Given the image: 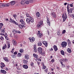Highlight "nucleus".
Returning <instances> with one entry per match:
<instances>
[{"mask_svg": "<svg viewBox=\"0 0 74 74\" xmlns=\"http://www.w3.org/2000/svg\"><path fill=\"white\" fill-rule=\"evenodd\" d=\"M43 22L42 21H40L39 22L37 25V27L38 28H40L41 26V25L42 24Z\"/></svg>", "mask_w": 74, "mask_h": 74, "instance_id": "f257e3e1", "label": "nucleus"}, {"mask_svg": "<svg viewBox=\"0 0 74 74\" xmlns=\"http://www.w3.org/2000/svg\"><path fill=\"white\" fill-rule=\"evenodd\" d=\"M67 43L66 42H63L61 44L62 48H65L67 46Z\"/></svg>", "mask_w": 74, "mask_h": 74, "instance_id": "f03ea898", "label": "nucleus"}, {"mask_svg": "<svg viewBox=\"0 0 74 74\" xmlns=\"http://www.w3.org/2000/svg\"><path fill=\"white\" fill-rule=\"evenodd\" d=\"M29 39L30 41L31 42H33L35 41V38H34V37H33L32 38L30 37L29 38Z\"/></svg>", "mask_w": 74, "mask_h": 74, "instance_id": "7ed1b4c3", "label": "nucleus"}, {"mask_svg": "<svg viewBox=\"0 0 74 74\" xmlns=\"http://www.w3.org/2000/svg\"><path fill=\"white\" fill-rule=\"evenodd\" d=\"M37 51L38 53H40L42 52V49L41 47H39L38 48Z\"/></svg>", "mask_w": 74, "mask_h": 74, "instance_id": "20e7f679", "label": "nucleus"}, {"mask_svg": "<svg viewBox=\"0 0 74 74\" xmlns=\"http://www.w3.org/2000/svg\"><path fill=\"white\" fill-rule=\"evenodd\" d=\"M51 16H52L53 18H56V14L55 13V12H51Z\"/></svg>", "mask_w": 74, "mask_h": 74, "instance_id": "39448f33", "label": "nucleus"}, {"mask_svg": "<svg viewBox=\"0 0 74 74\" xmlns=\"http://www.w3.org/2000/svg\"><path fill=\"white\" fill-rule=\"evenodd\" d=\"M43 44L45 45V47H47L48 46V42L46 41H43L42 42Z\"/></svg>", "mask_w": 74, "mask_h": 74, "instance_id": "423d86ee", "label": "nucleus"}, {"mask_svg": "<svg viewBox=\"0 0 74 74\" xmlns=\"http://www.w3.org/2000/svg\"><path fill=\"white\" fill-rule=\"evenodd\" d=\"M53 48L55 52H56V51H57L58 50V47H57V46L55 45H54L53 46Z\"/></svg>", "mask_w": 74, "mask_h": 74, "instance_id": "0eeeda50", "label": "nucleus"}, {"mask_svg": "<svg viewBox=\"0 0 74 74\" xmlns=\"http://www.w3.org/2000/svg\"><path fill=\"white\" fill-rule=\"evenodd\" d=\"M68 7H69V4H68L67 6V11L68 13V14L69 15V14H70L69 13H70L71 14V13L73 12L72 11H71L69 10V8H68Z\"/></svg>", "mask_w": 74, "mask_h": 74, "instance_id": "6e6552de", "label": "nucleus"}, {"mask_svg": "<svg viewBox=\"0 0 74 74\" xmlns=\"http://www.w3.org/2000/svg\"><path fill=\"white\" fill-rule=\"evenodd\" d=\"M37 35H38L39 37H41V36H42V34L40 33V31H39L38 32V34H37Z\"/></svg>", "mask_w": 74, "mask_h": 74, "instance_id": "1a4fd4ad", "label": "nucleus"}, {"mask_svg": "<svg viewBox=\"0 0 74 74\" xmlns=\"http://www.w3.org/2000/svg\"><path fill=\"white\" fill-rule=\"evenodd\" d=\"M20 22H21V24H22V25H25V21H23V20L22 19H21L20 21Z\"/></svg>", "mask_w": 74, "mask_h": 74, "instance_id": "9d476101", "label": "nucleus"}, {"mask_svg": "<svg viewBox=\"0 0 74 74\" xmlns=\"http://www.w3.org/2000/svg\"><path fill=\"white\" fill-rule=\"evenodd\" d=\"M26 20L27 23L28 24H30V19L29 18H27Z\"/></svg>", "mask_w": 74, "mask_h": 74, "instance_id": "9b49d317", "label": "nucleus"}, {"mask_svg": "<svg viewBox=\"0 0 74 74\" xmlns=\"http://www.w3.org/2000/svg\"><path fill=\"white\" fill-rule=\"evenodd\" d=\"M12 42L14 45H16L17 43L16 42V41L15 40L13 39L12 40Z\"/></svg>", "mask_w": 74, "mask_h": 74, "instance_id": "f8f14e48", "label": "nucleus"}, {"mask_svg": "<svg viewBox=\"0 0 74 74\" xmlns=\"http://www.w3.org/2000/svg\"><path fill=\"white\" fill-rule=\"evenodd\" d=\"M62 18H63V22H64L65 21H66V19H67L66 18L64 17V14H63L62 15Z\"/></svg>", "mask_w": 74, "mask_h": 74, "instance_id": "ddd939ff", "label": "nucleus"}, {"mask_svg": "<svg viewBox=\"0 0 74 74\" xmlns=\"http://www.w3.org/2000/svg\"><path fill=\"white\" fill-rule=\"evenodd\" d=\"M1 73H3V74H6V73H7L6 71L4 70H1Z\"/></svg>", "mask_w": 74, "mask_h": 74, "instance_id": "4468645a", "label": "nucleus"}, {"mask_svg": "<svg viewBox=\"0 0 74 74\" xmlns=\"http://www.w3.org/2000/svg\"><path fill=\"white\" fill-rule=\"evenodd\" d=\"M13 33L14 34V36H15V34H17V31L16 29H14L13 31Z\"/></svg>", "mask_w": 74, "mask_h": 74, "instance_id": "2eb2a0df", "label": "nucleus"}, {"mask_svg": "<svg viewBox=\"0 0 74 74\" xmlns=\"http://www.w3.org/2000/svg\"><path fill=\"white\" fill-rule=\"evenodd\" d=\"M47 22L48 23V24L49 26H50L51 25V23L50 22V21H49V19L48 18H47Z\"/></svg>", "mask_w": 74, "mask_h": 74, "instance_id": "dca6fc26", "label": "nucleus"}, {"mask_svg": "<svg viewBox=\"0 0 74 74\" xmlns=\"http://www.w3.org/2000/svg\"><path fill=\"white\" fill-rule=\"evenodd\" d=\"M23 68H24V69H28V66L26 65H23Z\"/></svg>", "mask_w": 74, "mask_h": 74, "instance_id": "f3484780", "label": "nucleus"}, {"mask_svg": "<svg viewBox=\"0 0 74 74\" xmlns=\"http://www.w3.org/2000/svg\"><path fill=\"white\" fill-rule=\"evenodd\" d=\"M36 16L37 18H39L40 16V14L39 12H38L37 13H36Z\"/></svg>", "mask_w": 74, "mask_h": 74, "instance_id": "a211bd4d", "label": "nucleus"}, {"mask_svg": "<svg viewBox=\"0 0 74 74\" xmlns=\"http://www.w3.org/2000/svg\"><path fill=\"white\" fill-rule=\"evenodd\" d=\"M10 4L12 5H14V4H15V1H12L10 3Z\"/></svg>", "mask_w": 74, "mask_h": 74, "instance_id": "6ab92c4d", "label": "nucleus"}, {"mask_svg": "<svg viewBox=\"0 0 74 74\" xmlns=\"http://www.w3.org/2000/svg\"><path fill=\"white\" fill-rule=\"evenodd\" d=\"M38 46H41L42 45V42L41 41H39L38 43Z\"/></svg>", "mask_w": 74, "mask_h": 74, "instance_id": "aec40b11", "label": "nucleus"}, {"mask_svg": "<svg viewBox=\"0 0 74 74\" xmlns=\"http://www.w3.org/2000/svg\"><path fill=\"white\" fill-rule=\"evenodd\" d=\"M33 56L35 58H36V60L38 59V55H37V54H36L35 53H34L33 54Z\"/></svg>", "mask_w": 74, "mask_h": 74, "instance_id": "412c9836", "label": "nucleus"}, {"mask_svg": "<svg viewBox=\"0 0 74 74\" xmlns=\"http://www.w3.org/2000/svg\"><path fill=\"white\" fill-rule=\"evenodd\" d=\"M29 19L30 20V21L31 22H32V23L34 22V19H33V18L32 17H30Z\"/></svg>", "mask_w": 74, "mask_h": 74, "instance_id": "4be33fe9", "label": "nucleus"}, {"mask_svg": "<svg viewBox=\"0 0 74 74\" xmlns=\"http://www.w3.org/2000/svg\"><path fill=\"white\" fill-rule=\"evenodd\" d=\"M29 55H25V58L26 60H28L29 59Z\"/></svg>", "mask_w": 74, "mask_h": 74, "instance_id": "5701e85b", "label": "nucleus"}, {"mask_svg": "<svg viewBox=\"0 0 74 74\" xmlns=\"http://www.w3.org/2000/svg\"><path fill=\"white\" fill-rule=\"evenodd\" d=\"M7 47V46L6 45V44H5V45L3 46L2 47L3 50H4V49H5Z\"/></svg>", "mask_w": 74, "mask_h": 74, "instance_id": "b1692460", "label": "nucleus"}, {"mask_svg": "<svg viewBox=\"0 0 74 74\" xmlns=\"http://www.w3.org/2000/svg\"><path fill=\"white\" fill-rule=\"evenodd\" d=\"M3 24L2 23H0V31L3 27Z\"/></svg>", "mask_w": 74, "mask_h": 74, "instance_id": "393cba45", "label": "nucleus"}, {"mask_svg": "<svg viewBox=\"0 0 74 74\" xmlns=\"http://www.w3.org/2000/svg\"><path fill=\"white\" fill-rule=\"evenodd\" d=\"M67 51L69 53H71V50L70 48H68L67 49Z\"/></svg>", "mask_w": 74, "mask_h": 74, "instance_id": "a878e982", "label": "nucleus"}, {"mask_svg": "<svg viewBox=\"0 0 74 74\" xmlns=\"http://www.w3.org/2000/svg\"><path fill=\"white\" fill-rule=\"evenodd\" d=\"M3 59L5 60V61H6V62H8V58L7 57L3 58Z\"/></svg>", "mask_w": 74, "mask_h": 74, "instance_id": "bb28decb", "label": "nucleus"}, {"mask_svg": "<svg viewBox=\"0 0 74 74\" xmlns=\"http://www.w3.org/2000/svg\"><path fill=\"white\" fill-rule=\"evenodd\" d=\"M30 0H28V1H25V3L26 4H29V2L30 3Z\"/></svg>", "mask_w": 74, "mask_h": 74, "instance_id": "cd10ccee", "label": "nucleus"}, {"mask_svg": "<svg viewBox=\"0 0 74 74\" xmlns=\"http://www.w3.org/2000/svg\"><path fill=\"white\" fill-rule=\"evenodd\" d=\"M18 27L20 28V29H23V25H18Z\"/></svg>", "mask_w": 74, "mask_h": 74, "instance_id": "c85d7f7f", "label": "nucleus"}, {"mask_svg": "<svg viewBox=\"0 0 74 74\" xmlns=\"http://www.w3.org/2000/svg\"><path fill=\"white\" fill-rule=\"evenodd\" d=\"M11 4V2H10L6 4V7H9L10 4Z\"/></svg>", "mask_w": 74, "mask_h": 74, "instance_id": "c756f323", "label": "nucleus"}, {"mask_svg": "<svg viewBox=\"0 0 74 74\" xmlns=\"http://www.w3.org/2000/svg\"><path fill=\"white\" fill-rule=\"evenodd\" d=\"M22 54L21 53H18L17 54V56L18 57H21Z\"/></svg>", "mask_w": 74, "mask_h": 74, "instance_id": "7c9ffc66", "label": "nucleus"}, {"mask_svg": "<svg viewBox=\"0 0 74 74\" xmlns=\"http://www.w3.org/2000/svg\"><path fill=\"white\" fill-rule=\"evenodd\" d=\"M61 53L62 55H64V52L63 50H62L61 51Z\"/></svg>", "mask_w": 74, "mask_h": 74, "instance_id": "2f4dec72", "label": "nucleus"}, {"mask_svg": "<svg viewBox=\"0 0 74 74\" xmlns=\"http://www.w3.org/2000/svg\"><path fill=\"white\" fill-rule=\"evenodd\" d=\"M70 16L73 19H74V14H70Z\"/></svg>", "mask_w": 74, "mask_h": 74, "instance_id": "473e14b6", "label": "nucleus"}, {"mask_svg": "<svg viewBox=\"0 0 74 74\" xmlns=\"http://www.w3.org/2000/svg\"><path fill=\"white\" fill-rule=\"evenodd\" d=\"M21 3L22 5H24V4H25V2L23 1H21Z\"/></svg>", "mask_w": 74, "mask_h": 74, "instance_id": "72a5a7b5", "label": "nucleus"}, {"mask_svg": "<svg viewBox=\"0 0 74 74\" xmlns=\"http://www.w3.org/2000/svg\"><path fill=\"white\" fill-rule=\"evenodd\" d=\"M1 64L2 65V66L3 67H4L5 66V64H4V63H3V62H1Z\"/></svg>", "mask_w": 74, "mask_h": 74, "instance_id": "f704fd0d", "label": "nucleus"}, {"mask_svg": "<svg viewBox=\"0 0 74 74\" xmlns=\"http://www.w3.org/2000/svg\"><path fill=\"white\" fill-rule=\"evenodd\" d=\"M4 40V38L3 37L1 36V38H0V40H1V41H3Z\"/></svg>", "mask_w": 74, "mask_h": 74, "instance_id": "c9c22d12", "label": "nucleus"}, {"mask_svg": "<svg viewBox=\"0 0 74 74\" xmlns=\"http://www.w3.org/2000/svg\"><path fill=\"white\" fill-rule=\"evenodd\" d=\"M26 15L27 17L29 18H30V17H31L30 15L27 13H26Z\"/></svg>", "mask_w": 74, "mask_h": 74, "instance_id": "e433bc0d", "label": "nucleus"}, {"mask_svg": "<svg viewBox=\"0 0 74 74\" xmlns=\"http://www.w3.org/2000/svg\"><path fill=\"white\" fill-rule=\"evenodd\" d=\"M20 52L21 53H23V49H21L20 50Z\"/></svg>", "mask_w": 74, "mask_h": 74, "instance_id": "4c0bfd02", "label": "nucleus"}, {"mask_svg": "<svg viewBox=\"0 0 74 74\" xmlns=\"http://www.w3.org/2000/svg\"><path fill=\"white\" fill-rule=\"evenodd\" d=\"M45 52L44 51H42L41 53H40V54L42 55H44V54H45Z\"/></svg>", "mask_w": 74, "mask_h": 74, "instance_id": "58836bf2", "label": "nucleus"}, {"mask_svg": "<svg viewBox=\"0 0 74 74\" xmlns=\"http://www.w3.org/2000/svg\"><path fill=\"white\" fill-rule=\"evenodd\" d=\"M27 61L24 60H23V63H27Z\"/></svg>", "mask_w": 74, "mask_h": 74, "instance_id": "ea45409f", "label": "nucleus"}, {"mask_svg": "<svg viewBox=\"0 0 74 74\" xmlns=\"http://www.w3.org/2000/svg\"><path fill=\"white\" fill-rule=\"evenodd\" d=\"M2 6L3 7H6V4L4 3L2 4Z\"/></svg>", "mask_w": 74, "mask_h": 74, "instance_id": "a19ab883", "label": "nucleus"}, {"mask_svg": "<svg viewBox=\"0 0 74 74\" xmlns=\"http://www.w3.org/2000/svg\"><path fill=\"white\" fill-rule=\"evenodd\" d=\"M42 67H43V68H42V69H43L44 70V69H45L46 68V67H45V65H44V64H43L42 65Z\"/></svg>", "mask_w": 74, "mask_h": 74, "instance_id": "79ce46f5", "label": "nucleus"}, {"mask_svg": "<svg viewBox=\"0 0 74 74\" xmlns=\"http://www.w3.org/2000/svg\"><path fill=\"white\" fill-rule=\"evenodd\" d=\"M64 17L65 18H67V16L66 13H65V16H64Z\"/></svg>", "mask_w": 74, "mask_h": 74, "instance_id": "37998d69", "label": "nucleus"}, {"mask_svg": "<svg viewBox=\"0 0 74 74\" xmlns=\"http://www.w3.org/2000/svg\"><path fill=\"white\" fill-rule=\"evenodd\" d=\"M34 49H37V47L36 45H34Z\"/></svg>", "mask_w": 74, "mask_h": 74, "instance_id": "c03bdc74", "label": "nucleus"}, {"mask_svg": "<svg viewBox=\"0 0 74 74\" xmlns=\"http://www.w3.org/2000/svg\"><path fill=\"white\" fill-rule=\"evenodd\" d=\"M64 33H66V30H64L62 32V34H64Z\"/></svg>", "mask_w": 74, "mask_h": 74, "instance_id": "a18cd8bd", "label": "nucleus"}, {"mask_svg": "<svg viewBox=\"0 0 74 74\" xmlns=\"http://www.w3.org/2000/svg\"><path fill=\"white\" fill-rule=\"evenodd\" d=\"M1 32H2V33H5V30L1 29Z\"/></svg>", "mask_w": 74, "mask_h": 74, "instance_id": "49530a36", "label": "nucleus"}, {"mask_svg": "<svg viewBox=\"0 0 74 74\" xmlns=\"http://www.w3.org/2000/svg\"><path fill=\"white\" fill-rule=\"evenodd\" d=\"M73 3H72L71 4H70L69 5L70 7H73Z\"/></svg>", "mask_w": 74, "mask_h": 74, "instance_id": "de8ad7c7", "label": "nucleus"}, {"mask_svg": "<svg viewBox=\"0 0 74 74\" xmlns=\"http://www.w3.org/2000/svg\"><path fill=\"white\" fill-rule=\"evenodd\" d=\"M10 44H8V48H10Z\"/></svg>", "mask_w": 74, "mask_h": 74, "instance_id": "09e8293b", "label": "nucleus"}, {"mask_svg": "<svg viewBox=\"0 0 74 74\" xmlns=\"http://www.w3.org/2000/svg\"><path fill=\"white\" fill-rule=\"evenodd\" d=\"M67 41L68 44H69V43H71V42H70V40H69V39H68L67 40Z\"/></svg>", "mask_w": 74, "mask_h": 74, "instance_id": "8fccbe9b", "label": "nucleus"}, {"mask_svg": "<svg viewBox=\"0 0 74 74\" xmlns=\"http://www.w3.org/2000/svg\"><path fill=\"white\" fill-rule=\"evenodd\" d=\"M63 60H64V61L65 62H67V61H68V60L67 59H63Z\"/></svg>", "mask_w": 74, "mask_h": 74, "instance_id": "3c124183", "label": "nucleus"}, {"mask_svg": "<svg viewBox=\"0 0 74 74\" xmlns=\"http://www.w3.org/2000/svg\"><path fill=\"white\" fill-rule=\"evenodd\" d=\"M5 38L6 40H9V38L7 37H6V36L5 37Z\"/></svg>", "mask_w": 74, "mask_h": 74, "instance_id": "603ef678", "label": "nucleus"}, {"mask_svg": "<svg viewBox=\"0 0 74 74\" xmlns=\"http://www.w3.org/2000/svg\"><path fill=\"white\" fill-rule=\"evenodd\" d=\"M31 66H33V65H34V63H33V62H32L31 63Z\"/></svg>", "mask_w": 74, "mask_h": 74, "instance_id": "864d4df0", "label": "nucleus"}, {"mask_svg": "<svg viewBox=\"0 0 74 74\" xmlns=\"http://www.w3.org/2000/svg\"><path fill=\"white\" fill-rule=\"evenodd\" d=\"M51 62L53 63L55 62V60L53 59H52L51 60Z\"/></svg>", "mask_w": 74, "mask_h": 74, "instance_id": "5fc2aeb1", "label": "nucleus"}, {"mask_svg": "<svg viewBox=\"0 0 74 74\" xmlns=\"http://www.w3.org/2000/svg\"><path fill=\"white\" fill-rule=\"evenodd\" d=\"M13 16L14 18H16V15L14 14L13 15Z\"/></svg>", "mask_w": 74, "mask_h": 74, "instance_id": "6e6d98bb", "label": "nucleus"}, {"mask_svg": "<svg viewBox=\"0 0 74 74\" xmlns=\"http://www.w3.org/2000/svg\"><path fill=\"white\" fill-rule=\"evenodd\" d=\"M21 33V32L19 31H17V33Z\"/></svg>", "mask_w": 74, "mask_h": 74, "instance_id": "4d7b16f0", "label": "nucleus"}, {"mask_svg": "<svg viewBox=\"0 0 74 74\" xmlns=\"http://www.w3.org/2000/svg\"><path fill=\"white\" fill-rule=\"evenodd\" d=\"M8 36V35H7V33H6V34H5V37H7Z\"/></svg>", "mask_w": 74, "mask_h": 74, "instance_id": "13d9d810", "label": "nucleus"}, {"mask_svg": "<svg viewBox=\"0 0 74 74\" xmlns=\"http://www.w3.org/2000/svg\"><path fill=\"white\" fill-rule=\"evenodd\" d=\"M38 50H37V49H34V52H36Z\"/></svg>", "mask_w": 74, "mask_h": 74, "instance_id": "bf43d9fd", "label": "nucleus"}, {"mask_svg": "<svg viewBox=\"0 0 74 74\" xmlns=\"http://www.w3.org/2000/svg\"><path fill=\"white\" fill-rule=\"evenodd\" d=\"M68 45H69V47H70L71 46V43H68Z\"/></svg>", "mask_w": 74, "mask_h": 74, "instance_id": "052dcab7", "label": "nucleus"}, {"mask_svg": "<svg viewBox=\"0 0 74 74\" xmlns=\"http://www.w3.org/2000/svg\"><path fill=\"white\" fill-rule=\"evenodd\" d=\"M12 58H15V56L14 55H12Z\"/></svg>", "mask_w": 74, "mask_h": 74, "instance_id": "680f3d73", "label": "nucleus"}, {"mask_svg": "<svg viewBox=\"0 0 74 74\" xmlns=\"http://www.w3.org/2000/svg\"><path fill=\"white\" fill-rule=\"evenodd\" d=\"M37 63L38 65H39L40 64V62H38V61H37Z\"/></svg>", "mask_w": 74, "mask_h": 74, "instance_id": "e2e57ef3", "label": "nucleus"}, {"mask_svg": "<svg viewBox=\"0 0 74 74\" xmlns=\"http://www.w3.org/2000/svg\"><path fill=\"white\" fill-rule=\"evenodd\" d=\"M47 34H48V35H49V31L47 30Z\"/></svg>", "mask_w": 74, "mask_h": 74, "instance_id": "0e129e2a", "label": "nucleus"}, {"mask_svg": "<svg viewBox=\"0 0 74 74\" xmlns=\"http://www.w3.org/2000/svg\"><path fill=\"white\" fill-rule=\"evenodd\" d=\"M45 71H46V72H47L48 71V69H46L45 70Z\"/></svg>", "mask_w": 74, "mask_h": 74, "instance_id": "69168bd1", "label": "nucleus"}, {"mask_svg": "<svg viewBox=\"0 0 74 74\" xmlns=\"http://www.w3.org/2000/svg\"><path fill=\"white\" fill-rule=\"evenodd\" d=\"M14 55H16V54H17V52H14Z\"/></svg>", "mask_w": 74, "mask_h": 74, "instance_id": "338daca9", "label": "nucleus"}, {"mask_svg": "<svg viewBox=\"0 0 74 74\" xmlns=\"http://www.w3.org/2000/svg\"><path fill=\"white\" fill-rule=\"evenodd\" d=\"M53 48H51V49H50L49 51H53Z\"/></svg>", "mask_w": 74, "mask_h": 74, "instance_id": "774afa93", "label": "nucleus"}]
</instances>
